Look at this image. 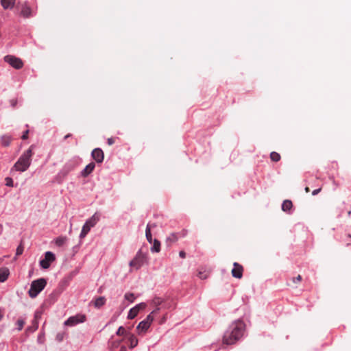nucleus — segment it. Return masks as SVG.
I'll use <instances>...</instances> for the list:
<instances>
[{
    "label": "nucleus",
    "instance_id": "f257e3e1",
    "mask_svg": "<svg viewBox=\"0 0 351 351\" xmlns=\"http://www.w3.org/2000/svg\"><path fill=\"white\" fill-rule=\"evenodd\" d=\"M245 324L241 320L232 322L223 337V343L226 345H232L239 340L243 335Z\"/></svg>",
    "mask_w": 351,
    "mask_h": 351
},
{
    "label": "nucleus",
    "instance_id": "f03ea898",
    "mask_svg": "<svg viewBox=\"0 0 351 351\" xmlns=\"http://www.w3.org/2000/svg\"><path fill=\"white\" fill-rule=\"evenodd\" d=\"M33 155V146L26 150L14 164L13 169L16 171L23 172L26 171L31 165L32 156Z\"/></svg>",
    "mask_w": 351,
    "mask_h": 351
},
{
    "label": "nucleus",
    "instance_id": "7ed1b4c3",
    "mask_svg": "<svg viewBox=\"0 0 351 351\" xmlns=\"http://www.w3.org/2000/svg\"><path fill=\"white\" fill-rule=\"evenodd\" d=\"M47 280L45 278H39L33 280L28 291L29 296L32 298H36L46 287Z\"/></svg>",
    "mask_w": 351,
    "mask_h": 351
},
{
    "label": "nucleus",
    "instance_id": "20e7f679",
    "mask_svg": "<svg viewBox=\"0 0 351 351\" xmlns=\"http://www.w3.org/2000/svg\"><path fill=\"white\" fill-rule=\"evenodd\" d=\"M87 319L86 315L83 313H77L69 317L64 322L66 326H74L79 324L84 323Z\"/></svg>",
    "mask_w": 351,
    "mask_h": 351
},
{
    "label": "nucleus",
    "instance_id": "39448f33",
    "mask_svg": "<svg viewBox=\"0 0 351 351\" xmlns=\"http://www.w3.org/2000/svg\"><path fill=\"white\" fill-rule=\"evenodd\" d=\"M146 260V255L140 250L136 253L135 257L130 262V266L138 269L144 265Z\"/></svg>",
    "mask_w": 351,
    "mask_h": 351
},
{
    "label": "nucleus",
    "instance_id": "423d86ee",
    "mask_svg": "<svg viewBox=\"0 0 351 351\" xmlns=\"http://www.w3.org/2000/svg\"><path fill=\"white\" fill-rule=\"evenodd\" d=\"M5 62L16 69H20L23 66V62L19 58L12 55H7L4 57Z\"/></svg>",
    "mask_w": 351,
    "mask_h": 351
},
{
    "label": "nucleus",
    "instance_id": "0eeeda50",
    "mask_svg": "<svg viewBox=\"0 0 351 351\" xmlns=\"http://www.w3.org/2000/svg\"><path fill=\"white\" fill-rule=\"evenodd\" d=\"M56 259L55 255L51 252H47L45 254V258L40 261V265L43 269H48L50 265Z\"/></svg>",
    "mask_w": 351,
    "mask_h": 351
},
{
    "label": "nucleus",
    "instance_id": "6e6552de",
    "mask_svg": "<svg viewBox=\"0 0 351 351\" xmlns=\"http://www.w3.org/2000/svg\"><path fill=\"white\" fill-rule=\"evenodd\" d=\"M243 267L241 265L235 262L233 263V268L232 269V275L233 277L240 279L243 276Z\"/></svg>",
    "mask_w": 351,
    "mask_h": 351
},
{
    "label": "nucleus",
    "instance_id": "1a4fd4ad",
    "mask_svg": "<svg viewBox=\"0 0 351 351\" xmlns=\"http://www.w3.org/2000/svg\"><path fill=\"white\" fill-rule=\"evenodd\" d=\"M91 156L97 163H101L104 159V154L101 149L95 148L92 151Z\"/></svg>",
    "mask_w": 351,
    "mask_h": 351
},
{
    "label": "nucleus",
    "instance_id": "9d476101",
    "mask_svg": "<svg viewBox=\"0 0 351 351\" xmlns=\"http://www.w3.org/2000/svg\"><path fill=\"white\" fill-rule=\"evenodd\" d=\"M150 326L151 325L147 322H145V320L141 321L136 327L138 334H145L148 330Z\"/></svg>",
    "mask_w": 351,
    "mask_h": 351
},
{
    "label": "nucleus",
    "instance_id": "9b49d317",
    "mask_svg": "<svg viewBox=\"0 0 351 351\" xmlns=\"http://www.w3.org/2000/svg\"><path fill=\"white\" fill-rule=\"evenodd\" d=\"M95 164L93 162H90L87 165L85 168L81 171L80 174L83 178H86L89 176L94 170Z\"/></svg>",
    "mask_w": 351,
    "mask_h": 351
},
{
    "label": "nucleus",
    "instance_id": "f8f14e48",
    "mask_svg": "<svg viewBox=\"0 0 351 351\" xmlns=\"http://www.w3.org/2000/svg\"><path fill=\"white\" fill-rule=\"evenodd\" d=\"M74 169L73 163H66L59 173L60 176H66Z\"/></svg>",
    "mask_w": 351,
    "mask_h": 351
},
{
    "label": "nucleus",
    "instance_id": "ddd939ff",
    "mask_svg": "<svg viewBox=\"0 0 351 351\" xmlns=\"http://www.w3.org/2000/svg\"><path fill=\"white\" fill-rule=\"evenodd\" d=\"M99 220V215L96 213L85 222L90 228L94 227Z\"/></svg>",
    "mask_w": 351,
    "mask_h": 351
},
{
    "label": "nucleus",
    "instance_id": "4468645a",
    "mask_svg": "<svg viewBox=\"0 0 351 351\" xmlns=\"http://www.w3.org/2000/svg\"><path fill=\"white\" fill-rule=\"evenodd\" d=\"M128 335V341H129V347L130 349H133L136 346H137L138 341L136 336L133 334L129 333Z\"/></svg>",
    "mask_w": 351,
    "mask_h": 351
},
{
    "label": "nucleus",
    "instance_id": "2eb2a0df",
    "mask_svg": "<svg viewBox=\"0 0 351 351\" xmlns=\"http://www.w3.org/2000/svg\"><path fill=\"white\" fill-rule=\"evenodd\" d=\"M178 234L176 232L171 233L169 237L166 239V243L171 246L173 243L177 242L178 241Z\"/></svg>",
    "mask_w": 351,
    "mask_h": 351
},
{
    "label": "nucleus",
    "instance_id": "dca6fc26",
    "mask_svg": "<svg viewBox=\"0 0 351 351\" xmlns=\"http://www.w3.org/2000/svg\"><path fill=\"white\" fill-rule=\"evenodd\" d=\"M10 274L9 269L6 267H3L0 269V282H5Z\"/></svg>",
    "mask_w": 351,
    "mask_h": 351
},
{
    "label": "nucleus",
    "instance_id": "f3484780",
    "mask_svg": "<svg viewBox=\"0 0 351 351\" xmlns=\"http://www.w3.org/2000/svg\"><path fill=\"white\" fill-rule=\"evenodd\" d=\"M106 304V298L104 296L97 298L94 302V306L97 308H99Z\"/></svg>",
    "mask_w": 351,
    "mask_h": 351
},
{
    "label": "nucleus",
    "instance_id": "a211bd4d",
    "mask_svg": "<svg viewBox=\"0 0 351 351\" xmlns=\"http://www.w3.org/2000/svg\"><path fill=\"white\" fill-rule=\"evenodd\" d=\"M1 3L4 9H12L15 4V0H1Z\"/></svg>",
    "mask_w": 351,
    "mask_h": 351
},
{
    "label": "nucleus",
    "instance_id": "6ab92c4d",
    "mask_svg": "<svg viewBox=\"0 0 351 351\" xmlns=\"http://www.w3.org/2000/svg\"><path fill=\"white\" fill-rule=\"evenodd\" d=\"M293 207V203L289 199L283 201L282 204V210L285 212L289 211Z\"/></svg>",
    "mask_w": 351,
    "mask_h": 351
},
{
    "label": "nucleus",
    "instance_id": "aec40b11",
    "mask_svg": "<svg viewBox=\"0 0 351 351\" xmlns=\"http://www.w3.org/2000/svg\"><path fill=\"white\" fill-rule=\"evenodd\" d=\"M31 12L30 8L27 5H24L22 7L21 10V15L25 18H28L31 16Z\"/></svg>",
    "mask_w": 351,
    "mask_h": 351
},
{
    "label": "nucleus",
    "instance_id": "412c9836",
    "mask_svg": "<svg viewBox=\"0 0 351 351\" xmlns=\"http://www.w3.org/2000/svg\"><path fill=\"white\" fill-rule=\"evenodd\" d=\"M154 226H155V225L151 226L150 224L148 223L146 227L145 236H146V239H147V241L150 243L152 242V233H151V228H152V227H154Z\"/></svg>",
    "mask_w": 351,
    "mask_h": 351
},
{
    "label": "nucleus",
    "instance_id": "4be33fe9",
    "mask_svg": "<svg viewBox=\"0 0 351 351\" xmlns=\"http://www.w3.org/2000/svg\"><path fill=\"white\" fill-rule=\"evenodd\" d=\"M12 141V138L10 136L4 135L1 138V145L3 147H8Z\"/></svg>",
    "mask_w": 351,
    "mask_h": 351
},
{
    "label": "nucleus",
    "instance_id": "5701e85b",
    "mask_svg": "<svg viewBox=\"0 0 351 351\" xmlns=\"http://www.w3.org/2000/svg\"><path fill=\"white\" fill-rule=\"evenodd\" d=\"M160 251V242L157 239H154L153 241V246L151 247V252L158 253Z\"/></svg>",
    "mask_w": 351,
    "mask_h": 351
},
{
    "label": "nucleus",
    "instance_id": "b1692460",
    "mask_svg": "<svg viewBox=\"0 0 351 351\" xmlns=\"http://www.w3.org/2000/svg\"><path fill=\"white\" fill-rule=\"evenodd\" d=\"M139 312H138V310L136 309V308L134 306L133 308H130V310L128 312V319H132L134 317L137 316Z\"/></svg>",
    "mask_w": 351,
    "mask_h": 351
},
{
    "label": "nucleus",
    "instance_id": "393cba45",
    "mask_svg": "<svg viewBox=\"0 0 351 351\" xmlns=\"http://www.w3.org/2000/svg\"><path fill=\"white\" fill-rule=\"evenodd\" d=\"M90 229L91 228L89 226L84 223L80 232V237L81 239L84 238L90 230Z\"/></svg>",
    "mask_w": 351,
    "mask_h": 351
},
{
    "label": "nucleus",
    "instance_id": "a878e982",
    "mask_svg": "<svg viewBox=\"0 0 351 351\" xmlns=\"http://www.w3.org/2000/svg\"><path fill=\"white\" fill-rule=\"evenodd\" d=\"M66 241V237H59L55 239V243L56 245L60 247L62 246Z\"/></svg>",
    "mask_w": 351,
    "mask_h": 351
},
{
    "label": "nucleus",
    "instance_id": "bb28decb",
    "mask_svg": "<svg viewBox=\"0 0 351 351\" xmlns=\"http://www.w3.org/2000/svg\"><path fill=\"white\" fill-rule=\"evenodd\" d=\"M270 158L274 162H278L280 160L281 157L278 152H272L270 154Z\"/></svg>",
    "mask_w": 351,
    "mask_h": 351
},
{
    "label": "nucleus",
    "instance_id": "cd10ccee",
    "mask_svg": "<svg viewBox=\"0 0 351 351\" xmlns=\"http://www.w3.org/2000/svg\"><path fill=\"white\" fill-rule=\"evenodd\" d=\"M156 313V311H152L147 317L146 318L144 319L145 322H147L150 325L152 324V323L153 322L154 319V314Z\"/></svg>",
    "mask_w": 351,
    "mask_h": 351
},
{
    "label": "nucleus",
    "instance_id": "c85d7f7f",
    "mask_svg": "<svg viewBox=\"0 0 351 351\" xmlns=\"http://www.w3.org/2000/svg\"><path fill=\"white\" fill-rule=\"evenodd\" d=\"M163 302V300L162 298H158V297H156L154 298L152 301V304L154 305V306H160L162 303Z\"/></svg>",
    "mask_w": 351,
    "mask_h": 351
},
{
    "label": "nucleus",
    "instance_id": "c756f323",
    "mask_svg": "<svg viewBox=\"0 0 351 351\" xmlns=\"http://www.w3.org/2000/svg\"><path fill=\"white\" fill-rule=\"evenodd\" d=\"M66 335V334L65 332H58L56 336V340L58 342H61L63 341Z\"/></svg>",
    "mask_w": 351,
    "mask_h": 351
},
{
    "label": "nucleus",
    "instance_id": "7c9ffc66",
    "mask_svg": "<svg viewBox=\"0 0 351 351\" xmlns=\"http://www.w3.org/2000/svg\"><path fill=\"white\" fill-rule=\"evenodd\" d=\"M125 300L130 301V302H133L135 300V297L134 293H126L124 295Z\"/></svg>",
    "mask_w": 351,
    "mask_h": 351
},
{
    "label": "nucleus",
    "instance_id": "2f4dec72",
    "mask_svg": "<svg viewBox=\"0 0 351 351\" xmlns=\"http://www.w3.org/2000/svg\"><path fill=\"white\" fill-rule=\"evenodd\" d=\"M16 326H17V330L19 331L21 330L25 325V322L23 319H19L17 321H16Z\"/></svg>",
    "mask_w": 351,
    "mask_h": 351
},
{
    "label": "nucleus",
    "instance_id": "473e14b6",
    "mask_svg": "<svg viewBox=\"0 0 351 351\" xmlns=\"http://www.w3.org/2000/svg\"><path fill=\"white\" fill-rule=\"evenodd\" d=\"M147 304L145 302H141L138 304H136L134 307L136 310H138V312H139L141 310H143L146 308Z\"/></svg>",
    "mask_w": 351,
    "mask_h": 351
},
{
    "label": "nucleus",
    "instance_id": "72a5a7b5",
    "mask_svg": "<svg viewBox=\"0 0 351 351\" xmlns=\"http://www.w3.org/2000/svg\"><path fill=\"white\" fill-rule=\"evenodd\" d=\"M125 334H126L125 329L123 326H120L116 332V335L118 336L124 335Z\"/></svg>",
    "mask_w": 351,
    "mask_h": 351
},
{
    "label": "nucleus",
    "instance_id": "f704fd0d",
    "mask_svg": "<svg viewBox=\"0 0 351 351\" xmlns=\"http://www.w3.org/2000/svg\"><path fill=\"white\" fill-rule=\"evenodd\" d=\"M176 234H178V239L185 237L187 234V230H182V231L179 232H176Z\"/></svg>",
    "mask_w": 351,
    "mask_h": 351
},
{
    "label": "nucleus",
    "instance_id": "c9c22d12",
    "mask_svg": "<svg viewBox=\"0 0 351 351\" xmlns=\"http://www.w3.org/2000/svg\"><path fill=\"white\" fill-rule=\"evenodd\" d=\"M23 252V246L22 245H20L16 248V255L19 256L22 254Z\"/></svg>",
    "mask_w": 351,
    "mask_h": 351
},
{
    "label": "nucleus",
    "instance_id": "e433bc0d",
    "mask_svg": "<svg viewBox=\"0 0 351 351\" xmlns=\"http://www.w3.org/2000/svg\"><path fill=\"white\" fill-rule=\"evenodd\" d=\"M208 274L205 271H199L198 276L201 279H206L208 278Z\"/></svg>",
    "mask_w": 351,
    "mask_h": 351
},
{
    "label": "nucleus",
    "instance_id": "4c0bfd02",
    "mask_svg": "<svg viewBox=\"0 0 351 351\" xmlns=\"http://www.w3.org/2000/svg\"><path fill=\"white\" fill-rule=\"evenodd\" d=\"M5 182H6V183H5L6 186H13V180L11 178H9V177L6 178Z\"/></svg>",
    "mask_w": 351,
    "mask_h": 351
},
{
    "label": "nucleus",
    "instance_id": "58836bf2",
    "mask_svg": "<svg viewBox=\"0 0 351 351\" xmlns=\"http://www.w3.org/2000/svg\"><path fill=\"white\" fill-rule=\"evenodd\" d=\"M302 280V276L300 275H298L296 278H293L292 281L293 283H298L301 282Z\"/></svg>",
    "mask_w": 351,
    "mask_h": 351
},
{
    "label": "nucleus",
    "instance_id": "ea45409f",
    "mask_svg": "<svg viewBox=\"0 0 351 351\" xmlns=\"http://www.w3.org/2000/svg\"><path fill=\"white\" fill-rule=\"evenodd\" d=\"M107 143L108 145H112V144L114 143V138L111 137V138H108L107 139Z\"/></svg>",
    "mask_w": 351,
    "mask_h": 351
},
{
    "label": "nucleus",
    "instance_id": "a19ab883",
    "mask_svg": "<svg viewBox=\"0 0 351 351\" xmlns=\"http://www.w3.org/2000/svg\"><path fill=\"white\" fill-rule=\"evenodd\" d=\"M321 190H322V187H319L318 189L313 190L312 192V195H316L321 191Z\"/></svg>",
    "mask_w": 351,
    "mask_h": 351
},
{
    "label": "nucleus",
    "instance_id": "79ce46f5",
    "mask_svg": "<svg viewBox=\"0 0 351 351\" xmlns=\"http://www.w3.org/2000/svg\"><path fill=\"white\" fill-rule=\"evenodd\" d=\"M28 133H29V130H26L23 134L22 135L21 138L23 140H25L28 138Z\"/></svg>",
    "mask_w": 351,
    "mask_h": 351
},
{
    "label": "nucleus",
    "instance_id": "37998d69",
    "mask_svg": "<svg viewBox=\"0 0 351 351\" xmlns=\"http://www.w3.org/2000/svg\"><path fill=\"white\" fill-rule=\"evenodd\" d=\"M179 256H180V257H181L182 258H186V253H185V252H184V251H182H182H180V252H179Z\"/></svg>",
    "mask_w": 351,
    "mask_h": 351
},
{
    "label": "nucleus",
    "instance_id": "c03bdc74",
    "mask_svg": "<svg viewBox=\"0 0 351 351\" xmlns=\"http://www.w3.org/2000/svg\"><path fill=\"white\" fill-rule=\"evenodd\" d=\"M127 349H126V347L124 346H122L120 348V350L119 351H126Z\"/></svg>",
    "mask_w": 351,
    "mask_h": 351
},
{
    "label": "nucleus",
    "instance_id": "a18cd8bd",
    "mask_svg": "<svg viewBox=\"0 0 351 351\" xmlns=\"http://www.w3.org/2000/svg\"><path fill=\"white\" fill-rule=\"evenodd\" d=\"M305 191H306V193H308V192L310 191V189H309V187H308V186H306V188H305Z\"/></svg>",
    "mask_w": 351,
    "mask_h": 351
},
{
    "label": "nucleus",
    "instance_id": "49530a36",
    "mask_svg": "<svg viewBox=\"0 0 351 351\" xmlns=\"http://www.w3.org/2000/svg\"><path fill=\"white\" fill-rule=\"evenodd\" d=\"M71 134H66V135L64 136V138L66 139V138H69V137H71Z\"/></svg>",
    "mask_w": 351,
    "mask_h": 351
},
{
    "label": "nucleus",
    "instance_id": "de8ad7c7",
    "mask_svg": "<svg viewBox=\"0 0 351 351\" xmlns=\"http://www.w3.org/2000/svg\"><path fill=\"white\" fill-rule=\"evenodd\" d=\"M307 184H308V185H311V186H313V185H312V183H311V180H307Z\"/></svg>",
    "mask_w": 351,
    "mask_h": 351
},
{
    "label": "nucleus",
    "instance_id": "09e8293b",
    "mask_svg": "<svg viewBox=\"0 0 351 351\" xmlns=\"http://www.w3.org/2000/svg\"><path fill=\"white\" fill-rule=\"evenodd\" d=\"M154 311H156V313H157L160 311V308L157 307Z\"/></svg>",
    "mask_w": 351,
    "mask_h": 351
},
{
    "label": "nucleus",
    "instance_id": "8fccbe9b",
    "mask_svg": "<svg viewBox=\"0 0 351 351\" xmlns=\"http://www.w3.org/2000/svg\"><path fill=\"white\" fill-rule=\"evenodd\" d=\"M311 180H314V181H317V178H311Z\"/></svg>",
    "mask_w": 351,
    "mask_h": 351
},
{
    "label": "nucleus",
    "instance_id": "3c124183",
    "mask_svg": "<svg viewBox=\"0 0 351 351\" xmlns=\"http://www.w3.org/2000/svg\"><path fill=\"white\" fill-rule=\"evenodd\" d=\"M351 215V211L348 212V215L350 216Z\"/></svg>",
    "mask_w": 351,
    "mask_h": 351
},
{
    "label": "nucleus",
    "instance_id": "603ef678",
    "mask_svg": "<svg viewBox=\"0 0 351 351\" xmlns=\"http://www.w3.org/2000/svg\"><path fill=\"white\" fill-rule=\"evenodd\" d=\"M15 104H16V101L15 102H12L13 106H15Z\"/></svg>",
    "mask_w": 351,
    "mask_h": 351
},
{
    "label": "nucleus",
    "instance_id": "864d4df0",
    "mask_svg": "<svg viewBox=\"0 0 351 351\" xmlns=\"http://www.w3.org/2000/svg\"><path fill=\"white\" fill-rule=\"evenodd\" d=\"M15 104H16V101L15 102H12L13 106H15Z\"/></svg>",
    "mask_w": 351,
    "mask_h": 351
}]
</instances>
